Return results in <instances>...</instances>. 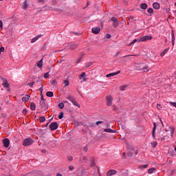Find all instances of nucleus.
I'll return each instance as SVG.
<instances>
[{
	"label": "nucleus",
	"mask_w": 176,
	"mask_h": 176,
	"mask_svg": "<svg viewBox=\"0 0 176 176\" xmlns=\"http://www.w3.org/2000/svg\"><path fill=\"white\" fill-rule=\"evenodd\" d=\"M166 13H170V8H166Z\"/></svg>",
	"instance_id": "774afa93"
},
{
	"label": "nucleus",
	"mask_w": 176,
	"mask_h": 176,
	"mask_svg": "<svg viewBox=\"0 0 176 176\" xmlns=\"http://www.w3.org/2000/svg\"><path fill=\"white\" fill-rule=\"evenodd\" d=\"M49 128L50 129L51 131H54V130H57L58 129V124L56 122H52Z\"/></svg>",
	"instance_id": "39448f33"
},
{
	"label": "nucleus",
	"mask_w": 176,
	"mask_h": 176,
	"mask_svg": "<svg viewBox=\"0 0 176 176\" xmlns=\"http://www.w3.org/2000/svg\"><path fill=\"white\" fill-rule=\"evenodd\" d=\"M27 112H28V111H27L26 109H24L23 111H22V113L25 116V115H27Z\"/></svg>",
	"instance_id": "8fccbe9b"
},
{
	"label": "nucleus",
	"mask_w": 176,
	"mask_h": 176,
	"mask_svg": "<svg viewBox=\"0 0 176 176\" xmlns=\"http://www.w3.org/2000/svg\"><path fill=\"white\" fill-rule=\"evenodd\" d=\"M85 77H86V73L82 72L80 76V79H82V78H85Z\"/></svg>",
	"instance_id": "79ce46f5"
},
{
	"label": "nucleus",
	"mask_w": 176,
	"mask_h": 176,
	"mask_svg": "<svg viewBox=\"0 0 176 176\" xmlns=\"http://www.w3.org/2000/svg\"><path fill=\"white\" fill-rule=\"evenodd\" d=\"M73 104H74L76 107H78V108H80V104L76 102V100L74 99V101L72 102Z\"/></svg>",
	"instance_id": "a878e982"
},
{
	"label": "nucleus",
	"mask_w": 176,
	"mask_h": 176,
	"mask_svg": "<svg viewBox=\"0 0 176 176\" xmlns=\"http://www.w3.org/2000/svg\"><path fill=\"white\" fill-rule=\"evenodd\" d=\"M47 97H53L54 96L53 91H47L46 93Z\"/></svg>",
	"instance_id": "b1692460"
},
{
	"label": "nucleus",
	"mask_w": 176,
	"mask_h": 176,
	"mask_svg": "<svg viewBox=\"0 0 176 176\" xmlns=\"http://www.w3.org/2000/svg\"><path fill=\"white\" fill-rule=\"evenodd\" d=\"M100 31H101V28L100 27H96L92 28V33L93 34H100Z\"/></svg>",
	"instance_id": "1a4fd4ad"
},
{
	"label": "nucleus",
	"mask_w": 176,
	"mask_h": 176,
	"mask_svg": "<svg viewBox=\"0 0 176 176\" xmlns=\"http://www.w3.org/2000/svg\"><path fill=\"white\" fill-rule=\"evenodd\" d=\"M41 36H42V34H38L36 37L33 38L31 41V43H34V42H36V41H38V39H39V38H41Z\"/></svg>",
	"instance_id": "412c9836"
},
{
	"label": "nucleus",
	"mask_w": 176,
	"mask_h": 176,
	"mask_svg": "<svg viewBox=\"0 0 176 176\" xmlns=\"http://www.w3.org/2000/svg\"><path fill=\"white\" fill-rule=\"evenodd\" d=\"M58 107L60 109H64V103L63 102H60L58 104Z\"/></svg>",
	"instance_id": "2f4dec72"
},
{
	"label": "nucleus",
	"mask_w": 176,
	"mask_h": 176,
	"mask_svg": "<svg viewBox=\"0 0 176 176\" xmlns=\"http://www.w3.org/2000/svg\"><path fill=\"white\" fill-rule=\"evenodd\" d=\"M49 76H50L49 72H47V73H45V74H44V78H45V79L49 78Z\"/></svg>",
	"instance_id": "de8ad7c7"
},
{
	"label": "nucleus",
	"mask_w": 176,
	"mask_h": 176,
	"mask_svg": "<svg viewBox=\"0 0 176 176\" xmlns=\"http://www.w3.org/2000/svg\"><path fill=\"white\" fill-rule=\"evenodd\" d=\"M52 10H54V12H59L60 13H61V12H64L63 8H53Z\"/></svg>",
	"instance_id": "c85d7f7f"
},
{
	"label": "nucleus",
	"mask_w": 176,
	"mask_h": 176,
	"mask_svg": "<svg viewBox=\"0 0 176 176\" xmlns=\"http://www.w3.org/2000/svg\"><path fill=\"white\" fill-rule=\"evenodd\" d=\"M3 52H5V47H0V56H1V53H3Z\"/></svg>",
	"instance_id": "603ef678"
},
{
	"label": "nucleus",
	"mask_w": 176,
	"mask_h": 176,
	"mask_svg": "<svg viewBox=\"0 0 176 176\" xmlns=\"http://www.w3.org/2000/svg\"><path fill=\"white\" fill-rule=\"evenodd\" d=\"M41 101H45L46 99H45V98H43V94H41Z\"/></svg>",
	"instance_id": "13d9d810"
},
{
	"label": "nucleus",
	"mask_w": 176,
	"mask_h": 176,
	"mask_svg": "<svg viewBox=\"0 0 176 176\" xmlns=\"http://www.w3.org/2000/svg\"><path fill=\"white\" fill-rule=\"evenodd\" d=\"M34 84H35V82H32L30 83H28V86H30V87L32 88V87H34Z\"/></svg>",
	"instance_id": "a18cd8bd"
},
{
	"label": "nucleus",
	"mask_w": 176,
	"mask_h": 176,
	"mask_svg": "<svg viewBox=\"0 0 176 176\" xmlns=\"http://www.w3.org/2000/svg\"><path fill=\"white\" fill-rule=\"evenodd\" d=\"M30 109L32 111H35V109H36V105L35 104V102H32L30 103Z\"/></svg>",
	"instance_id": "a211bd4d"
},
{
	"label": "nucleus",
	"mask_w": 176,
	"mask_h": 176,
	"mask_svg": "<svg viewBox=\"0 0 176 176\" xmlns=\"http://www.w3.org/2000/svg\"><path fill=\"white\" fill-rule=\"evenodd\" d=\"M87 151H89V148L87 147V144L85 146H84L83 151L87 152Z\"/></svg>",
	"instance_id": "3c124183"
},
{
	"label": "nucleus",
	"mask_w": 176,
	"mask_h": 176,
	"mask_svg": "<svg viewBox=\"0 0 176 176\" xmlns=\"http://www.w3.org/2000/svg\"><path fill=\"white\" fill-rule=\"evenodd\" d=\"M30 96L29 95H25V96H24V97H23L22 98V101L23 102H28V100H30Z\"/></svg>",
	"instance_id": "f3484780"
},
{
	"label": "nucleus",
	"mask_w": 176,
	"mask_h": 176,
	"mask_svg": "<svg viewBox=\"0 0 176 176\" xmlns=\"http://www.w3.org/2000/svg\"><path fill=\"white\" fill-rule=\"evenodd\" d=\"M119 25V21H116V22H113V27L116 28Z\"/></svg>",
	"instance_id": "7c9ffc66"
},
{
	"label": "nucleus",
	"mask_w": 176,
	"mask_h": 176,
	"mask_svg": "<svg viewBox=\"0 0 176 176\" xmlns=\"http://www.w3.org/2000/svg\"><path fill=\"white\" fill-rule=\"evenodd\" d=\"M153 131H152V137L155 138V122H153Z\"/></svg>",
	"instance_id": "ea45409f"
},
{
	"label": "nucleus",
	"mask_w": 176,
	"mask_h": 176,
	"mask_svg": "<svg viewBox=\"0 0 176 176\" xmlns=\"http://www.w3.org/2000/svg\"><path fill=\"white\" fill-rule=\"evenodd\" d=\"M148 166H149L148 164H144V165H140L139 166V168H141L142 170V168H148Z\"/></svg>",
	"instance_id": "f704fd0d"
},
{
	"label": "nucleus",
	"mask_w": 176,
	"mask_h": 176,
	"mask_svg": "<svg viewBox=\"0 0 176 176\" xmlns=\"http://www.w3.org/2000/svg\"><path fill=\"white\" fill-rule=\"evenodd\" d=\"M34 144V140L30 138H28L24 140L23 145V146H30V145H32Z\"/></svg>",
	"instance_id": "7ed1b4c3"
},
{
	"label": "nucleus",
	"mask_w": 176,
	"mask_h": 176,
	"mask_svg": "<svg viewBox=\"0 0 176 176\" xmlns=\"http://www.w3.org/2000/svg\"><path fill=\"white\" fill-rule=\"evenodd\" d=\"M113 111H116L117 113H119V108L116 105L113 106Z\"/></svg>",
	"instance_id": "473e14b6"
},
{
	"label": "nucleus",
	"mask_w": 176,
	"mask_h": 176,
	"mask_svg": "<svg viewBox=\"0 0 176 176\" xmlns=\"http://www.w3.org/2000/svg\"><path fill=\"white\" fill-rule=\"evenodd\" d=\"M104 131L105 133H116V130H113L112 129L108 128V129H104Z\"/></svg>",
	"instance_id": "6ab92c4d"
},
{
	"label": "nucleus",
	"mask_w": 176,
	"mask_h": 176,
	"mask_svg": "<svg viewBox=\"0 0 176 176\" xmlns=\"http://www.w3.org/2000/svg\"><path fill=\"white\" fill-rule=\"evenodd\" d=\"M63 83L65 85V87H67V86H69V80H68V78L67 80H65L63 81Z\"/></svg>",
	"instance_id": "cd10ccee"
},
{
	"label": "nucleus",
	"mask_w": 176,
	"mask_h": 176,
	"mask_svg": "<svg viewBox=\"0 0 176 176\" xmlns=\"http://www.w3.org/2000/svg\"><path fill=\"white\" fill-rule=\"evenodd\" d=\"M168 52V48L165 49L162 52H161L160 56L161 57H163L166 53Z\"/></svg>",
	"instance_id": "bb28decb"
},
{
	"label": "nucleus",
	"mask_w": 176,
	"mask_h": 176,
	"mask_svg": "<svg viewBox=\"0 0 176 176\" xmlns=\"http://www.w3.org/2000/svg\"><path fill=\"white\" fill-rule=\"evenodd\" d=\"M77 48H78V45L76 44L69 45V49H70L71 50H75Z\"/></svg>",
	"instance_id": "2eb2a0df"
},
{
	"label": "nucleus",
	"mask_w": 176,
	"mask_h": 176,
	"mask_svg": "<svg viewBox=\"0 0 176 176\" xmlns=\"http://www.w3.org/2000/svg\"><path fill=\"white\" fill-rule=\"evenodd\" d=\"M67 160L69 162H72L74 160V157L72 156H69L68 157Z\"/></svg>",
	"instance_id": "864d4df0"
},
{
	"label": "nucleus",
	"mask_w": 176,
	"mask_h": 176,
	"mask_svg": "<svg viewBox=\"0 0 176 176\" xmlns=\"http://www.w3.org/2000/svg\"><path fill=\"white\" fill-rule=\"evenodd\" d=\"M38 120L41 123H43V122L46 121V118L45 116H40Z\"/></svg>",
	"instance_id": "5701e85b"
},
{
	"label": "nucleus",
	"mask_w": 176,
	"mask_h": 176,
	"mask_svg": "<svg viewBox=\"0 0 176 176\" xmlns=\"http://www.w3.org/2000/svg\"><path fill=\"white\" fill-rule=\"evenodd\" d=\"M51 85H52V86H56V85H57V80H52L51 81Z\"/></svg>",
	"instance_id": "c9c22d12"
},
{
	"label": "nucleus",
	"mask_w": 176,
	"mask_h": 176,
	"mask_svg": "<svg viewBox=\"0 0 176 176\" xmlns=\"http://www.w3.org/2000/svg\"><path fill=\"white\" fill-rule=\"evenodd\" d=\"M27 8H28V4H27V1H25L23 2L22 9H23V10H25V9H27Z\"/></svg>",
	"instance_id": "393cba45"
},
{
	"label": "nucleus",
	"mask_w": 176,
	"mask_h": 176,
	"mask_svg": "<svg viewBox=\"0 0 176 176\" xmlns=\"http://www.w3.org/2000/svg\"><path fill=\"white\" fill-rule=\"evenodd\" d=\"M136 42H138V38L134 39L133 41H132L130 45H134V43H135Z\"/></svg>",
	"instance_id": "5fc2aeb1"
},
{
	"label": "nucleus",
	"mask_w": 176,
	"mask_h": 176,
	"mask_svg": "<svg viewBox=\"0 0 176 176\" xmlns=\"http://www.w3.org/2000/svg\"><path fill=\"white\" fill-rule=\"evenodd\" d=\"M119 74H120V70H118V71H117L116 72H113V73L107 74L106 78H111V76H115L116 75H119Z\"/></svg>",
	"instance_id": "9b49d317"
},
{
	"label": "nucleus",
	"mask_w": 176,
	"mask_h": 176,
	"mask_svg": "<svg viewBox=\"0 0 176 176\" xmlns=\"http://www.w3.org/2000/svg\"><path fill=\"white\" fill-rule=\"evenodd\" d=\"M83 124V123L82 122H76V126H82Z\"/></svg>",
	"instance_id": "052dcab7"
},
{
	"label": "nucleus",
	"mask_w": 176,
	"mask_h": 176,
	"mask_svg": "<svg viewBox=\"0 0 176 176\" xmlns=\"http://www.w3.org/2000/svg\"><path fill=\"white\" fill-rule=\"evenodd\" d=\"M147 12L151 14L153 12V8H150L147 10Z\"/></svg>",
	"instance_id": "49530a36"
},
{
	"label": "nucleus",
	"mask_w": 176,
	"mask_h": 176,
	"mask_svg": "<svg viewBox=\"0 0 176 176\" xmlns=\"http://www.w3.org/2000/svg\"><path fill=\"white\" fill-rule=\"evenodd\" d=\"M140 9H142L143 10H145L148 8V4L146 3H142L140 5Z\"/></svg>",
	"instance_id": "4468645a"
},
{
	"label": "nucleus",
	"mask_w": 176,
	"mask_h": 176,
	"mask_svg": "<svg viewBox=\"0 0 176 176\" xmlns=\"http://www.w3.org/2000/svg\"><path fill=\"white\" fill-rule=\"evenodd\" d=\"M74 166H69V170L70 171H74Z\"/></svg>",
	"instance_id": "bf43d9fd"
},
{
	"label": "nucleus",
	"mask_w": 176,
	"mask_h": 176,
	"mask_svg": "<svg viewBox=\"0 0 176 176\" xmlns=\"http://www.w3.org/2000/svg\"><path fill=\"white\" fill-rule=\"evenodd\" d=\"M110 21H113V23H115L116 21H118V18L115 17V16H112L111 19H110Z\"/></svg>",
	"instance_id": "e433bc0d"
},
{
	"label": "nucleus",
	"mask_w": 176,
	"mask_h": 176,
	"mask_svg": "<svg viewBox=\"0 0 176 176\" xmlns=\"http://www.w3.org/2000/svg\"><path fill=\"white\" fill-rule=\"evenodd\" d=\"M52 5H54V6L57 5V1L53 0L52 1Z\"/></svg>",
	"instance_id": "69168bd1"
},
{
	"label": "nucleus",
	"mask_w": 176,
	"mask_h": 176,
	"mask_svg": "<svg viewBox=\"0 0 176 176\" xmlns=\"http://www.w3.org/2000/svg\"><path fill=\"white\" fill-rule=\"evenodd\" d=\"M117 173H118V171H116V170L111 169V170H109L107 173V176L115 175L116 174H117Z\"/></svg>",
	"instance_id": "9d476101"
},
{
	"label": "nucleus",
	"mask_w": 176,
	"mask_h": 176,
	"mask_svg": "<svg viewBox=\"0 0 176 176\" xmlns=\"http://www.w3.org/2000/svg\"><path fill=\"white\" fill-rule=\"evenodd\" d=\"M64 118V112H60L58 116V119H63Z\"/></svg>",
	"instance_id": "58836bf2"
},
{
	"label": "nucleus",
	"mask_w": 176,
	"mask_h": 176,
	"mask_svg": "<svg viewBox=\"0 0 176 176\" xmlns=\"http://www.w3.org/2000/svg\"><path fill=\"white\" fill-rule=\"evenodd\" d=\"M135 69L137 71H143V72H148L149 71V66L145 65L144 63H135Z\"/></svg>",
	"instance_id": "f257e3e1"
},
{
	"label": "nucleus",
	"mask_w": 176,
	"mask_h": 176,
	"mask_svg": "<svg viewBox=\"0 0 176 176\" xmlns=\"http://www.w3.org/2000/svg\"><path fill=\"white\" fill-rule=\"evenodd\" d=\"M37 67H38V68H42V67H43V58L37 62Z\"/></svg>",
	"instance_id": "dca6fc26"
},
{
	"label": "nucleus",
	"mask_w": 176,
	"mask_h": 176,
	"mask_svg": "<svg viewBox=\"0 0 176 176\" xmlns=\"http://www.w3.org/2000/svg\"><path fill=\"white\" fill-rule=\"evenodd\" d=\"M174 128H170V133H171V135H173L174 134Z\"/></svg>",
	"instance_id": "680f3d73"
},
{
	"label": "nucleus",
	"mask_w": 176,
	"mask_h": 176,
	"mask_svg": "<svg viewBox=\"0 0 176 176\" xmlns=\"http://www.w3.org/2000/svg\"><path fill=\"white\" fill-rule=\"evenodd\" d=\"M127 87H129V85H122L121 87H120V91H124V90H126Z\"/></svg>",
	"instance_id": "4be33fe9"
},
{
	"label": "nucleus",
	"mask_w": 176,
	"mask_h": 176,
	"mask_svg": "<svg viewBox=\"0 0 176 176\" xmlns=\"http://www.w3.org/2000/svg\"><path fill=\"white\" fill-rule=\"evenodd\" d=\"M152 36L146 35L144 36H140L138 38V42H146V41L152 40Z\"/></svg>",
	"instance_id": "f03ea898"
},
{
	"label": "nucleus",
	"mask_w": 176,
	"mask_h": 176,
	"mask_svg": "<svg viewBox=\"0 0 176 176\" xmlns=\"http://www.w3.org/2000/svg\"><path fill=\"white\" fill-rule=\"evenodd\" d=\"M111 34H106L105 38L106 39H111Z\"/></svg>",
	"instance_id": "09e8293b"
},
{
	"label": "nucleus",
	"mask_w": 176,
	"mask_h": 176,
	"mask_svg": "<svg viewBox=\"0 0 176 176\" xmlns=\"http://www.w3.org/2000/svg\"><path fill=\"white\" fill-rule=\"evenodd\" d=\"M38 2H39L40 3H45V0H38Z\"/></svg>",
	"instance_id": "338daca9"
},
{
	"label": "nucleus",
	"mask_w": 176,
	"mask_h": 176,
	"mask_svg": "<svg viewBox=\"0 0 176 176\" xmlns=\"http://www.w3.org/2000/svg\"><path fill=\"white\" fill-rule=\"evenodd\" d=\"M39 104L41 108H44V111H47V109L49 108V104H47V102L46 100H40Z\"/></svg>",
	"instance_id": "20e7f679"
},
{
	"label": "nucleus",
	"mask_w": 176,
	"mask_h": 176,
	"mask_svg": "<svg viewBox=\"0 0 176 176\" xmlns=\"http://www.w3.org/2000/svg\"><path fill=\"white\" fill-rule=\"evenodd\" d=\"M154 171H155V168H152L148 169V173L149 174H153V173H154Z\"/></svg>",
	"instance_id": "4c0bfd02"
},
{
	"label": "nucleus",
	"mask_w": 176,
	"mask_h": 176,
	"mask_svg": "<svg viewBox=\"0 0 176 176\" xmlns=\"http://www.w3.org/2000/svg\"><path fill=\"white\" fill-rule=\"evenodd\" d=\"M106 100L107 101V106L111 107L112 105V96L111 95L107 96Z\"/></svg>",
	"instance_id": "0eeeda50"
},
{
	"label": "nucleus",
	"mask_w": 176,
	"mask_h": 176,
	"mask_svg": "<svg viewBox=\"0 0 176 176\" xmlns=\"http://www.w3.org/2000/svg\"><path fill=\"white\" fill-rule=\"evenodd\" d=\"M81 61H82V56L77 59L76 63L79 64V63H80Z\"/></svg>",
	"instance_id": "6e6d98bb"
},
{
	"label": "nucleus",
	"mask_w": 176,
	"mask_h": 176,
	"mask_svg": "<svg viewBox=\"0 0 176 176\" xmlns=\"http://www.w3.org/2000/svg\"><path fill=\"white\" fill-rule=\"evenodd\" d=\"M157 109H162V104H157Z\"/></svg>",
	"instance_id": "0e129e2a"
},
{
	"label": "nucleus",
	"mask_w": 176,
	"mask_h": 176,
	"mask_svg": "<svg viewBox=\"0 0 176 176\" xmlns=\"http://www.w3.org/2000/svg\"><path fill=\"white\" fill-rule=\"evenodd\" d=\"M155 10H159L160 9V4L157 2L155 3Z\"/></svg>",
	"instance_id": "c756f323"
},
{
	"label": "nucleus",
	"mask_w": 176,
	"mask_h": 176,
	"mask_svg": "<svg viewBox=\"0 0 176 176\" xmlns=\"http://www.w3.org/2000/svg\"><path fill=\"white\" fill-rule=\"evenodd\" d=\"M94 157H90L89 162H91L90 167H94L96 166V162Z\"/></svg>",
	"instance_id": "f8f14e48"
},
{
	"label": "nucleus",
	"mask_w": 176,
	"mask_h": 176,
	"mask_svg": "<svg viewBox=\"0 0 176 176\" xmlns=\"http://www.w3.org/2000/svg\"><path fill=\"white\" fill-rule=\"evenodd\" d=\"M121 176H129V175L127 174V173H121Z\"/></svg>",
	"instance_id": "e2e57ef3"
},
{
	"label": "nucleus",
	"mask_w": 176,
	"mask_h": 176,
	"mask_svg": "<svg viewBox=\"0 0 176 176\" xmlns=\"http://www.w3.org/2000/svg\"><path fill=\"white\" fill-rule=\"evenodd\" d=\"M0 30H3V22L0 20Z\"/></svg>",
	"instance_id": "c03bdc74"
},
{
	"label": "nucleus",
	"mask_w": 176,
	"mask_h": 176,
	"mask_svg": "<svg viewBox=\"0 0 176 176\" xmlns=\"http://www.w3.org/2000/svg\"><path fill=\"white\" fill-rule=\"evenodd\" d=\"M41 87L38 90H39L41 94H42V93L43 91V84L41 83Z\"/></svg>",
	"instance_id": "37998d69"
},
{
	"label": "nucleus",
	"mask_w": 176,
	"mask_h": 176,
	"mask_svg": "<svg viewBox=\"0 0 176 176\" xmlns=\"http://www.w3.org/2000/svg\"><path fill=\"white\" fill-rule=\"evenodd\" d=\"M93 65V62H89L88 63L86 64V68H89V67H91V65Z\"/></svg>",
	"instance_id": "a19ab883"
},
{
	"label": "nucleus",
	"mask_w": 176,
	"mask_h": 176,
	"mask_svg": "<svg viewBox=\"0 0 176 176\" xmlns=\"http://www.w3.org/2000/svg\"><path fill=\"white\" fill-rule=\"evenodd\" d=\"M171 36H172V45L174 46L175 44V35L174 34V30L171 31Z\"/></svg>",
	"instance_id": "ddd939ff"
},
{
	"label": "nucleus",
	"mask_w": 176,
	"mask_h": 176,
	"mask_svg": "<svg viewBox=\"0 0 176 176\" xmlns=\"http://www.w3.org/2000/svg\"><path fill=\"white\" fill-rule=\"evenodd\" d=\"M102 123H104V122H102V121H97V122H96V126H98V124H102Z\"/></svg>",
	"instance_id": "4d7b16f0"
},
{
	"label": "nucleus",
	"mask_w": 176,
	"mask_h": 176,
	"mask_svg": "<svg viewBox=\"0 0 176 176\" xmlns=\"http://www.w3.org/2000/svg\"><path fill=\"white\" fill-rule=\"evenodd\" d=\"M67 98V99L69 100V101H70L71 102H72L75 100V98H74V97H73L72 96H69Z\"/></svg>",
	"instance_id": "72a5a7b5"
},
{
	"label": "nucleus",
	"mask_w": 176,
	"mask_h": 176,
	"mask_svg": "<svg viewBox=\"0 0 176 176\" xmlns=\"http://www.w3.org/2000/svg\"><path fill=\"white\" fill-rule=\"evenodd\" d=\"M133 153H134V148H131V151H128L127 155L129 157H132Z\"/></svg>",
	"instance_id": "aec40b11"
},
{
	"label": "nucleus",
	"mask_w": 176,
	"mask_h": 176,
	"mask_svg": "<svg viewBox=\"0 0 176 176\" xmlns=\"http://www.w3.org/2000/svg\"><path fill=\"white\" fill-rule=\"evenodd\" d=\"M4 148H9L10 145V140L8 138H4L2 140Z\"/></svg>",
	"instance_id": "423d86ee"
},
{
	"label": "nucleus",
	"mask_w": 176,
	"mask_h": 176,
	"mask_svg": "<svg viewBox=\"0 0 176 176\" xmlns=\"http://www.w3.org/2000/svg\"><path fill=\"white\" fill-rule=\"evenodd\" d=\"M1 80H3V86L6 88H8L10 86V84H9V82H8V80L3 78V77H1Z\"/></svg>",
	"instance_id": "6e6552de"
}]
</instances>
